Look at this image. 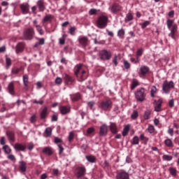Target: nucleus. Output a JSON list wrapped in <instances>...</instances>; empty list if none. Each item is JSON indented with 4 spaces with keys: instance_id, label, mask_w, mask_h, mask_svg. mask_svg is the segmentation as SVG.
<instances>
[{
    "instance_id": "nucleus-1",
    "label": "nucleus",
    "mask_w": 179,
    "mask_h": 179,
    "mask_svg": "<svg viewBox=\"0 0 179 179\" xmlns=\"http://www.w3.org/2000/svg\"><path fill=\"white\" fill-rule=\"evenodd\" d=\"M34 36H36V31L33 27L27 28L23 31V37L24 40L30 41L34 38Z\"/></svg>"
},
{
    "instance_id": "nucleus-2",
    "label": "nucleus",
    "mask_w": 179,
    "mask_h": 179,
    "mask_svg": "<svg viewBox=\"0 0 179 179\" xmlns=\"http://www.w3.org/2000/svg\"><path fill=\"white\" fill-rule=\"evenodd\" d=\"M108 23V17L106 15H101L96 20V26L99 29H106Z\"/></svg>"
},
{
    "instance_id": "nucleus-3",
    "label": "nucleus",
    "mask_w": 179,
    "mask_h": 179,
    "mask_svg": "<svg viewBox=\"0 0 179 179\" xmlns=\"http://www.w3.org/2000/svg\"><path fill=\"white\" fill-rule=\"evenodd\" d=\"M99 107L103 111H110L113 108V101L111 99L101 101Z\"/></svg>"
},
{
    "instance_id": "nucleus-4",
    "label": "nucleus",
    "mask_w": 179,
    "mask_h": 179,
    "mask_svg": "<svg viewBox=\"0 0 179 179\" xmlns=\"http://www.w3.org/2000/svg\"><path fill=\"white\" fill-rule=\"evenodd\" d=\"M145 90L143 87H141L136 90L134 93L136 99L138 101H145V99H146V94L145 93Z\"/></svg>"
},
{
    "instance_id": "nucleus-5",
    "label": "nucleus",
    "mask_w": 179,
    "mask_h": 179,
    "mask_svg": "<svg viewBox=\"0 0 179 179\" xmlns=\"http://www.w3.org/2000/svg\"><path fill=\"white\" fill-rule=\"evenodd\" d=\"M99 57L101 61H110L113 54L111 51L107 50H102L99 53Z\"/></svg>"
},
{
    "instance_id": "nucleus-6",
    "label": "nucleus",
    "mask_w": 179,
    "mask_h": 179,
    "mask_svg": "<svg viewBox=\"0 0 179 179\" xmlns=\"http://www.w3.org/2000/svg\"><path fill=\"white\" fill-rule=\"evenodd\" d=\"M174 82L165 80L162 84V90L166 93V94H169L171 89H174Z\"/></svg>"
},
{
    "instance_id": "nucleus-7",
    "label": "nucleus",
    "mask_w": 179,
    "mask_h": 179,
    "mask_svg": "<svg viewBox=\"0 0 179 179\" xmlns=\"http://www.w3.org/2000/svg\"><path fill=\"white\" fill-rule=\"evenodd\" d=\"M75 176L77 178H82L86 176V168L85 166H78L76 169Z\"/></svg>"
},
{
    "instance_id": "nucleus-8",
    "label": "nucleus",
    "mask_w": 179,
    "mask_h": 179,
    "mask_svg": "<svg viewBox=\"0 0 179 179\" xmlns=\"http://www.w3.org/2000/svg\"><path fill=\"white\" fill-rule=\"evenodd\" d=\"M59 110L62 115H66V114H69V113H71V106H60L59 107Z\"/></svg>"
},
{
    "instance_id": "nucleus-9",
    "label": "nucleus",
    "mask_w": 179,
    "mask_h": 179,
    "mask_svg": "<svg viewBox=\"0 0 179 179\" xmlns=\"http://www.w3.org/2000/svg\"><path fill=\"white\" fill-rule=\"evenodd\" d=\"M122 9V6H121L120 4L117 3L112 4L111 7L109 8L111 13H114L115 15H117L118 12H121Z\"/></svg>"
},
{
    "instance_id": "nucleus-10",
    "label": "nucleus",
    "mask_w": 179,
    "mask_h": 179,
    "mask_svg": "<svg viewBox=\"0 0 179 179\" xmlns=\"http://www.w3.org/2000/svg\"><path fill=\"white\" fill-rule=\"evenodd\" d=\"M78 43L80 45L85 48L87 47V45H89V38H87V36H80L78 38Z\"/></svg>"
},
{
    "instance_id": "nucleus-11",
    "label": "nucleus",
    "mask_w": 179,
    "mask_h": 179,
    "mask_svg": "<svg viewBox=\"0 0 179 179\" xmlns=\"http://www.w3.org/2000/svg\"><path fill=\"white\" fill-rule=\"evenodd\" d=\"M108 133L107 124H103L99 127V136H106Z\"/></svg>"
},
{
    "instance_id": "nucleus-12",
    "label": "nucleus",
    "mask_w": 179,
    "mask_h": 179,
    "mask_svg": "<svg viewBox=\"0 0 179 179\" xmlns=\"http://www.w3.org/2000/svg\"><path fill=\"white\" fill-rule=\"evenodd\" d=\"M116 179H129V173H127L124 171L118 172L116 174Z\"/></svg>"
},
{
    "instance_id": "nucleus-13",
    "label": "nucleus",
    "mask_w": 179,
    "mask_h": 179,
    "mask_svg": "<svg viewBox=\"0 0 179 179\" xmlns=\"http://www.w3.org/2000/svg\"><path fill=\"white\" fill-rule=\"evenodd\" d=\"M149 66H141L138 72L140 76H146L149 73Z\"/></svg>"
},
{
    "instance_id": "nucleus-14",
    "label": "nucleus",
    "mask_w": 179,
    "mask_h": 179,
    "mask_svg": "<svg viewBox=\"0 0 179 179\" xmlns=\"http://www.w3.org/2000/svg\"><path fill=\"white\" fill-rule=\"evenodd\" d=\"M109 129L112 134L114 135L118 134V127L117 126V123L110 122Z\"/></svg>"
},
{
    "instance_id": "nucleus-15",
    "label": "nucleus",
    "mask_w": 179,
    "mask_h": 179,
    "mask_svg": "<svg viewBox=\"0 0 179 179\" xmlns=\"http://www.w3.org/2000/svg\"><path fill=\"white\" fill-rule=\"evenodd\" d=\"M178 30V26L176 24H173L172 28L171 29V32L169 34V37H171L173 40H176V33Z\"/></svg>"
},
{
    "instance_id": "nucleus-16",
    "label": "nucleus",
    "mask_w": 179,
    "mask_h": 179,
    "mask_svg": "<svg viewBox=\"0 0 179 179\" xmlns=\"http://www.w3.org/2000/svg\"><path fill=\"white\" fill-rule=\"evenodd\" d=\"M36 5L38 8L39 12H44L45 9V2H44V0H38L36 2Z\"/></svg>"
},
{
    "instance_id": "nucleus-17",
    "label": "nucleus",
    "mask_w": 179,
    "mask_h": 179,
    "mask_svg": "<svg viewBox=\"0 0 179 179\" xmlns=\"http://www.w3.org/2000/svg\"><path fill=\"white\" fill-rule=\"evenodd\" d=\"M20 8L23 15H27V13H29L30 6L29 5V3H26V4L22 3V4H20Z\"/></svg>"
},
{
    "instance_id": "nucleus-18",
    "label": "nucleus",
    "mask_w": 179,
    "mask_h": 179,
    "mask_svg": "<svg viewBox=\"0 0 179 179\" xmlns=\"http://www.w3.org/2000/svg\"><path fill=\"white\" fill-rule=\"evenodd\" d=\"M14 149L17 152H24L26 150V145L22 143H16L14 145Z\"/></svg>"
},
{
    "instance_id": "nucleus-19",
    "label": "nucleus",
    "mask_w": 179,
    "mask_h": 179,
    "mask_svg": "<svg viewBox=\"0 0 179 179\" xmlns=\"http://www.w3.org/2000/svg\"><path fill=\"white\" fill-rule=\"evenodd\" d=\"M7 90L11 96H15V83L13 82H10L8 87Z\"/></svg>"
},
{
    "instance_id": "nucleus-20",
    "label": "nucleus",
    "mask_w": 179,
    "mask_h": 179,
    "mask_svg": "<svg viewBox=\"0 0 179 179\" xmlns=\"http://www.w3.org/2000/svg\"><path fill=\"white\" fill-rule=\"evenodd\" d=\"M24 50V43H19L15 47V52L16 54H20Z\"/></svg>"
},
{
    "instance_id": "nucleus-21",
    "label": "nucleus",
    "mask_w": 179,
    "mask_h": 179,
    "mask_svg": "<svg viewBox=\"0 0 179 179\" xmlns=\"http://www.w3.org/2000/svg\"><path fill=\"white\" fill-rule=\"evenodd\" d=\"M48 115V108L45 107L40 114L41 120H45Z\"/></svg>"
},
{
    "instance_id": "nucleus-22",
    "label": "nucleus",
    "mask_w": 179,
    "mask_h": 179,
    "mask_svg": "<svg viewBox=\"0 0 179 179\" xmlns=\"http://www.w3.org/2000/svg\"><path fill=\"white\" fill-rule=\"evenodd\" d=\"M19 163H20L19 169H20V173H26V170H27V166H27L26 162H24V161H21Z\"/></svg>"
},
{
    "instance_id": "nucleus-23",
    "label": "nucleus",
    "mask_w": 179,
    "mask_h": 179,
    "mask_svg": "<svg viewBox=\"0 0 179 179\" xmlns=\"http://www.w3.org/2000/svg\"><path fill=\"white\" fill-rule=\"evenodd\" d=\"M132 20H134V14H132L131 12H129L127 14H126L124 23H129V22H132Z\"/></svg>"
},
{
    "instance_id": "nucleus-24",
    "label": "nucleus",
    "mask_w": 179,
    "mask_h": 179,
    "mask_svg": "<svg viewBox=\"0 0 179 179\" xmlns=\"http://www.w3.org/2000/svg\"><path fill=\"white\" fill-rule=\"evenodd\" d=\"M82 66H83L82 64H78L76 65V66L74 67V74L77 78H79V72L82 71Z\"/></svg>"
},
{
    "instance_id": "nucleus-25",
    "label": "nucleus",
    "mask_w": 179,
    "mask_h": 179,
    "mask_svg": "<svg viewBox=\"0 0 179 179\" xmlns=\"http://www.w3.org/2000/svg\"><path fill=\"white\" fill-rule=\"evenodd\" d=\"M43 153L48 155V156H52L54 151H52V148L51 147H45L43 149Z\"/></svg>"
},
{
    "instance_id": "nucleus-26",
    "label": "nucleus",
    "mask_w": 179,
    "mask_h": 179,
    "mask_svg": "<svg viewBox=\"0 0 179 179\" xmlns=\"http://www.w3.org/2000/svg\"><path fill=\"white\" fill-rule=\"evenodd\" d=\"M23 83L24 89L29 90V76L27 74L23 76Z\"/></svg>"
},
{
    "instance_id": "nucleus-27",
    "label": "nucleus",
    "mask_w": 179,
    "mask_h": 179,
    "mask_svg": "<svg viewBox=\"0 0 179 179\" xmlns=\"http://www.w3.org/2000/svg\"><path fill=\"white\" fill-rule=\"evenodd\" d=\"M6 135L10 142H15V133L13 131H6Z\"/></svg>"
},
{
    "instance_id": "nucleus-28",
    "label": "nucleus",
    "mask_w": 179,
    "mask_h": 179,
    "mask_svg": "<svg viewBox=\"0 0 179 179\" xmlns=\"http://www.w3.org/2000/svg\"><path fill=\"white\" fill-rule=\"evenodd\" d=\"M38 42H36L34 45V48H37L38 45H44L45 44V39L44 38H38Z\"/></svg>"
},
{
    "instance_id": "nucleus-29",
    "label": "nucleus",
    "mask_w": 179,
    "mask_h": 179,
    "mask_svg": "<svg viewBox=\"0 0 179 179\" xmlns=\"http://www.w3.org/2000/svg\"><path fill=\"white\" fill-rule=\"evenodd\" d=\"M64 80H66V83H68V85H72V83H73L75 81V79H73V77L69 76L67 74L64 76Z\"/></svg>"
},
{
    "instance_id": "nucleus-30",
    "label": "nucleus",
    "mask_w": 179,
    "mask_h": 179,
    "mask_svg": "<svg viewBox=\"0 0 179 179\" xmlns=\"http://www.w3.org/2000/svg\"><path fill=\"white\" fill-rule=\"evenodd\" d=\"M117 36L119 37V38H122V40H123V38H125V29L124 28L118 30Z\"/></svg>"
},
{
    "instance_id": "nucleus-31",
    "label": "nucleus",
    "mask_w": 179,
    "mask_h": 179,
    "mask_svg": "<svg viewBox=\"0 0 179 179\" xmlns=\"http://www.w3.org/2000/svg\"><path fill=\"white\" fill-rule=\"evenodd\" d=\"M52 135V129L51 127H48L45 129L44 132V136L45 138H50Z\"/></svg>"
},
{
    "instance_id": "nucleus-32",
    "label": "nucleus",
    "mask_w": 179,
    "mask_h": 179,
    "mask_svg": "<svg viewBox=\"0 0 179 179\" xmlns=\"http://www.w3.org/2000/svg\"><path fill=\"white\" fill-rule=\"evenodd\" d=\"M155 111L159 113L162 111V101L159 100L155 105Z\"/></svg>"
},
{
    "instance_id": "nucleus-33",
    "label": "nucleus",
    "mask_w": 179,
    "mask_h": 179,
    "mask_svg": "<svg viewBox=\"0 0 179 179\" xmlns=\"http://www.w3.org/2000/svg\"><path fill=\"white\" fill-rule=\"evenodd\" d=\"M85 159H87V162H89V163H96V157H94V155H87L85 157Z\"/></svg>"
},
{
    "instance_id": "nucleus-34",
    "label": "nucleus",
    "mask_w": 179,
    "mask_h": 179,
    "mask_svg": "<svg viewBox=\"0 0 179 179\" xmlns=\"http://www.w3.org/2000/svg\"><path fill=\"white\" fill-rule=\"evenodd\" d=\"M3 149L4 150V153L6 155H10L12 153V149L8 145H5L3 146Z\"/></svg>"
},
{
    "instance_id": "nucleus-35",
    "label": "nucleus",
    "mask_w": 179,
    "mask_h": 179,
    "mask_svg": "<svg viewBox=\"0 0 179 179\" xmlns=\"http://www.w3.org/2000/svg\"><path fill=\"white\" fill-rule=\"evenodd\" d=\"M80 79V82H83V80H86V79H87V76H86V71L85 70L81 71Z\"/></svg>"
},
{
    "instance_id": "nucleus-36",
    "label": "nucleus",
    "mask_w": 179,
    "mask_h": 179,
    "mask_svg": "<svg viewBox=\"0 0 179 179\" xmlns=\"http://www.w3.org/2000/svg\"><path fill=\"white\" fill-rule=\"evenodd\" d=\"M151 114L152 111H150V110H145L143 115L144 120H149V118H150Z\"/></svg>"
},
{
    "instance_id": "nucleus-37",
    "label": "nucleus",
    "mask_w": 179,
    "mask_h": 179,
    "mask_svg": "<svg viewBox=\"0 0 179 179\" xmlns=\"http://www.w3.org/2000/svg\"><path fill=\"white\" fill-rule=\"evenodd\" d=\"M131 145H139V137L138 136H135L131 141Z\"/></svg>"
},
{
    "instance_id": "nucleus-38",
    "label": "nucleus",
    "mask_w": 179,
    "mask_h": 179,
    "mask_svg": "<svg viewBox=\"0 0 179 179\" xmlns=\"http://www.w3.org/2000/svg\"><path fill=\"white\" fill-rule=\"evenodd\" d=\"M129 132V124H127L122 131V136H127Z\"/></svg>"
},
{
    "instance_id": "nucleus-39",
    "label": "nucleus",
    "mask_w": 179,
    "mask_h": 179,
    "mask_svg": "<svg viewBox=\"0 0 179 179\" xmlns=\"http://www.w3.org/2000/svg\"><path fill=\"white\" fill-rule=\"evenodd\" d=\"M157 92V88L156 87V86L153 85L151 87V90H150L151 97H155V94H156Z\"/></svg>"
},
{
    "instance_id": "nucleus-40",
    "label": "nucleus",
    "mask_w": 179,
    "mask_h": 179,
    "mask_svg": "<svg viewBox=\"0 0 179 179\" xmlns=\"http://www.w3.org/2000/svg\"><path fill=\"white\" fill-rule=\"evenodd\" d=\"M173 23H174V20L168 19L166 20L167 27L169 30L170 29H171V27H173V26L174 25Z\"/></svg>"
},
{
    "instance_id": "nucleus-41",
    "label": "nucleus",
    "mask_w": 179,
    "mask_h": 179,
    "mask_svg": "<svg viewBox=\"0 0 179 179\" xmlns=\"http://www.w3.org/2000/svg\"><path fill=\"white\" fill-rule=\"evenodd\" d=\"M10 65H12V59L9 57L6 58V69H9L10 67Z\"/></svg>"
},
{
    "instance_id": "nucleus-42",
    "label": "nucleus",
    "mask_w": 179,
    "mask_h": 179,
    "mask_svg": "<svg viewBox=\"0 0 179 179\" xmlns=\"http://www.w3.org/2000/svg\"><path fill=\"white\" fill-rule=\"evenodd\" d=\"M72 101H78L80 100V94L77 93L71 96Z\"/></svg>"
},
{
    "instance_id": "nucleus-43",
    "label": "nucleus",
    "mask_w": 179,
    "mask_h": 179,
    "mask_svg": "<svg viewBox=\"0 0 179 179\" xmlns=\"http://www.w3.org/2000/svg\"><path fill=\"white\" fill-rule=\"evenodd\" d=\"M52 17H54V16H52V15H47L44 17L43 22H51V20H52Z\"/></svg>"
},
{
    "instance_id": "nucleus-44",
    "label": "nucleus",
    "mask_w": 179,
    "mask_h": 179,
    "mask_svg": "<svg viewBox=\"0 0 179 179\" xmlns=\"http://www.w3.org/2000/svg\"><path fill=\"white\" fill-rule=\"evenodd\" d=\"M169 171L171 176H177V169H176V168L170 167L169 169Z\"/></svg>"
},
{
    "instance_id": "nucleus-45",
    "label": "nucleus",
    "mask_w": 179,
    "mask_h": 179,
    "mask_svg": "<svg viewBox=\"0 0 179 179\" xmlns=\"http://www.w3.org/2000/svg\"><path fill=\"white\" fill-rule=\"evenodd\" d=\"M68 139H69V143H71V142H72L73 139H75V133L73 131H71L69 133Z\"/></svg>"
},
{
    "instance_id": "nucleus-46",
    "label": "nucleus",
    "mask_w": 179,
    "mask_h": 179,
    "mask_svg": "<svg viewBox=\"0 0 179 179\" xmlns=\"http://www.w3.org/2000/svg\"><path fill=\"white\" fill-rule=\"evenodd\" d=\"M139 117V113H138V110H134L132 114L131 115V120H136Z\"/></svg>"
},
{
    "instance_id": "nucleus-47",
    "label": "nucleus",
    "mask_w": 179,
    "mask_h": 179,
    "mask_svg": "<svg viewBox=\"0 0 179 179\" xmlns=\"http://www.w3.org/2000/svg\"><path fill=\"white\" fill-rule=\"evenodd\" d=\"M137 86H139V83L138 82V80H133L131 85V90H134L135 87H136Z\"/></svg>"
},
{
    "instance_id": "nucleus-48",
    "label": "nucleus",
    "mask_w": 179,
    "mask_h": 179,
    "mask_svg": "<svg viewBox=\"0 0 179 179\" xmlns=\"http://www.w3.org/2000/svg\"><path fill=\"white\" fill-rule=\"evenodd\" d=\"M164 143L168 148H171V146H173V141L170 138L165 140Z\"/></svg>"
},
{
    "instance_id": "nucleus-49",
    "label": "nucleus",
    "mask_w": 179,
    "mask_h": 179,
    "mask_svg": "<svg viewBox=\"0 0 179 179\" xmlns=\"http://www.w3.org/2000/svg\"><path fill=\"white\" fill-rule=\"evenodd\" d=\"M36 30L39 33L41 36H43L44 34V30H43V28H41V26L40 25H36Z\"/></svg>"
},
{
    "instance_id": "nucleus-50",
    "label": "nucleus",
    "mask_w": 179,
    "mask_h": 179,
    "mask_svg": "<svg viewBox=\"0 0 179 179\" xmlns=\"http://www.w3.org/2000/svg\"><path fill=\"white\" fill-rule=\"evenodd\" d=\"M76 31V27H70V29H69V34H71V36H75V32Z\"/></svg>"
},
{
    "instance_id": "nucleus-51",
    "label": "nucleus",
    "mask_w": 179,
    "mask_h": 179,
    "mask_svg": "<svg viewBox=\"0 0 179 179\" xmlns=\"http://www.w3.org/2000/svg\"><path fill=\"white\" fill-rule=\"evenodd\" d=\"M163 159L166 160V162H170V161L173 160V156L164 155H163Z\"/></svg>"
},
{
    "instance_id": "nucleus-52",
    "label": "nucleus",
    "mask_w": 179,
    "mask_h": 179,
    "mask_svg": "<svg viewBox=\"0 0 179 179\" xmlns=\"http://www.w3.org/2000/svg\"><path fill=\"white\" fill-rule=\"evenodd\" d=\"M123 65L125 69H129L131 68V64H129V61L124 60Z\"/></svg>"
},
{
    "instance_id": "nucleus-53",
    "label": "nucleus",
    "mask_w": 179,
    "mask_h": 179,
    "mask_svg": "<svg viewBox=\"0 0 179 179\" xmlns=\"http://www.w3.org/2000/svg\"><path fill=\"white\" fill-rule=\"evenodd\" d=\"M143 55V48L138 49L136 52V57L139 58V57H142Z\"/></svg>"
},
{
    "instance_id": "nucleus-54",
    "label": "nucleus",
    "mask_w": 179,
    "mask_h": 179,
    "mask_svg": "<svg viewBox=\"0 0 179 179\" xmlns=\"http://www.w3.org/2000/svg\"><path fill=\"white\" fill-rule=\"evenodd\" d=\"M89 15L93 16V15H97V10L95 8H92L89 11Z\"/></svg>"
},
{
    "instance_id": "nucleus-55",
    "label": "nucleus",
    "mask_w": 179,
    "mask_h": 179,
    "mask_svg": "<svg viewBox=\"0 0 179 179\" xmlns=\"http://www.w3.org/2000/svg\"><path fill=\"white\" fill-rule=\"evenodd\" d=\"M20 72V69L13 67L12 69L11 73H13L14 75H17V73Z\"/></svg>"
},
{
    "instance_id": "nucleus-56",
    "label": "nucleus",
    "mask_w": 179,
    "mask_h": 179,
    "mask_svg": "<svg viewBox=\"0 0 179 179\" xmlns=\"http://www.w3.org/2000/svg\"><path fill=\"white\" fill-rule=\"evenodd\" d=\"M31 124H34V122H36V121H37V116L36 115H33L29 120Z\"/></svg>"
},
{
    "instance_id": "nucleus-57",
    "label": "nucleus",
    "mask_w": 179,
    "mask_h": 179,
    "mask_svg": "<svg viewBox=\"0 0 179 179\" xmlns=\"http://www.w3.org/2000/svg\"><path fill=\"white\" fill-rule=\"evenodd\" d=\"M57 146L59 148V155H61L62 153H64V147L61 144H58Z\"/></svg>"
},
{
    "instance_id": "nucleus-58",
    "label": "nucleus",
    "mask_w": 179,
    "mask_h": 179,
    "mask_svg": "<svg viewBox=\"0 0 179 179\" xmlns=\"http://www.w3.org/2000/svg\"><path fill=\"white\" fill-rule=\"evenodd\" d=\"M150 24V21H145L143 24H141V29H145V27H148Z\"/></svg>"
},
{
    "instance_id": "nucleus-59",
    "label": "nucleus",
    "mask_w": 179,
    "mask_h": 179,
    "mask_svg": "<svg viewBox=\"0 0 179 179\" xmlns=\"http://www.w3.org/2000/svg\"><path fill=\"white\" fill-rule=\"evenodd\" d=\"M117 59H118V56L117 55H115L113 59V62L114 63L115 66H117V65H118Z\"/></svg>"
},
{
    "instance_id": "nucleus-60",
    "label": "nucleus",
    "mask_w": 179,
    "mask_h": 179,
    "mask_svg": "<svg viewBox=\"0 0 179 179\" xmlns=\"http://www.w3.org/2000/svg\"><path fill=\"white\" fill-rule=\"evenodd\" d=\"M95 129L94 127H90L87 129V135H90L94 132Z\"/></svg>"
},
{
    "instance_id": "nucleus-61",
    "label": "nucleus",
    "mask_w": 179,
    "mask_h": 179,
    "mask_svg": "<svg viewBox=\"0 0 179 179\" xmlns=\"http://www.w3.org/2000/svg\"><path fill=\"white\" fill-rule=\"evenodd\" d=\"M7 158L11 162H16V157L13 155H9Z\"/></svg>"
},
{
    "instance_id": "nucleus-62",
    "label": "nucleus",
    "mask_w": 179,
    "mask_h": 179,
    "mask_svg": "<svg viewBox=\"0 0 179 179\" xmlns=\"http://www.w3.org/2000/svg\"><path fill=\"white\" fill-rule=\"evenodd\" d=\"M140 141H145V142H148L149 141V138L145 136L144 134H141L140 138H138Z\"/></svg>"
},
{
    "instance_id": "nucleus-63",
    "label": "nucleus",
    "mask_w": 179,
    "mask_h": 179,
    "mask_svg": "<svg viewBox=\"0 0 179 179\" xmlns=\"http://www.w3.org/2000/svg\"><path fill=\"white\" fill-rule=\"evenodd\" d=\"M148 130L150 134H153V132H155V127L150 125L148 127Z\"/></svg>"
},
{
    "instance_id": "nucleus-64",
    "label": "nucleus",
    "mask_w": 179,
    "mask_h": 179,
    "mask_svg": "<svg viewBox=\"0 0 179 179\" xmlns=\"http://www.w3.org/2000/svg\"><path fill=\"white\" fill-rule=\"evenodd\" d=\"M52 174L53 176H59V170H58V169H52Z\"/></svg>"
}]
</instances>
